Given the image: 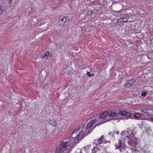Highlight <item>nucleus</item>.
I'll list each match as a JSON object with an SVG mask.
<instances>
[{
	"mask_svg": "<svg viewBox=\"0 0 153 153\" xmlns=\"http://www.w3.org/2000/svg\"><path fill=\"white\" fill-rule=\"evenodd\" d=\"M88 146H88H85V147H86L87 148V147Z\"/></svg>",
	"mask_w": 153,
	"mask_h": 153,
	"instance_id": "c756f323",
	"label": "nucleus"
},
{
	"mask_svg": "<svg viewBox=\"0 0 153 153\" xmlns=\"http://www.w3.org/2000/svg\"><path fill=\"white\" fill-rule=\"evenodd\" d=\"M13 1V0H9L8 1V4H9V6H10L11 5V2Z\"/></svg>",
	"mask_w": 153,
	"mask_h": 153,
	"instance_id": "aec40b11",
	"label": "nucleus"
},
{
	"mask_svg": "<svg viewBox=\"0 0 153 153\" xmlns=\"http://www.w3.org/2000/svg\"><path fill=\"white\" fill-rule=\"evenodd\" d=\"M119 21L120 22H126L127 21V19L126 18H120V19L119 20Z\"/></svg>",
	"mask_w": 153,
	"mask_h": 153,
	"instance_id": "4468645a",
	"label": "nucleus"
},
{
	"mask_svg": "<svg viewBox=\"0 0 153 153\" xmlns=\"http://www.w3.org/2000/svg\"><path fill=\"white\" fill-rule=\"evenodd\" d=\"M76 131H77V130H75V131H74L72 132V134L71 135L72 137V136H73V134H74V133H76ZM73 137V138H74L75 137Z\"/></svg>",
	"mask_w": 153,
	"mask_h": 153,
	"instance_id": "b1692460",
	"label": "nucleus"
},
{
	"mask_svg": "<svg viewBox=\"0 0 153 153\" xmlns=\"http://www.w3.org/2000/svg\"><path fill=\"white\" fill-rule=\"evenodd\" d=\"M98 150H99V149L95 147L92 150L91 153H96Z\"/></svg>",
	"mask_w": 153,
	"mask_h": 153,
	"instance_id": "dca6fc26",
	"label": "nucleus"
},
{
	"mask_svg": "<svg viewBox=\"0 0 153 153\" xmlns=\"http://www.w3.org/2000/svg\"><path fill=\"white\" fill-rule=\"evenodd\" d=\"M4 7L3 6H0V16L1 15L3 12Z\"/></svg>",
	"mask_w": 153,
	"mask_h": 153,
	"instance_id": "2eb2a0df",
	"label": "nucleus"
},
{
	"mask_svg": "<svg viewBox=\"0 0 153 153\" xmlns=\"http://www.w3.org/2000/svg\"><path fill=\"white\" fill-rule=\"evenodd\" d=\"M104 137L103 135H102L100 138L97 139V140H95L94 143H96V145L100 144L103 143L104 141Z\"/></svg>",
	"mask_w": 153,
	"mask_h": 153,
	"instance_id": "0eeeda50",
	"label": "nucleus"
},
{
	"mask_svg": "<svg viewBox=\"0 0 153 153\" xmlns=\"http://www.w3.org/2000/svg\"><path fill=\"white\" fill-rule=\"evenodd\" d=\"M142 111L149 115H152L153 114V111L151 110L143 109L142 110Z\"/></svg>",
	"mask_w": 153,
	"mask_h": 153,
	"instance_id": "1a4fd4ad",
	"label": "nucleus"
},
{
	"mask_svg": "<svg viewBox=\"0 0 153 153\" xmlns=\"http://www.w3.org/2000/svg\"><path fill=\"white\" fill-rule=\"evenodd\" d=\"M153 120V118H152Z\"/></svg>",
	"mask_w": 153,
	"mask_h": 153,
	"instance_id": "2f4dec72",
	"label": "nucleus"
},
{
	"mask_svg": "<svg viewBox=\"0 0 153 153\" xmlns=\"http://www.w3.org/2000/svg\"><path fill=\"white\" fill-rule=\"evenodd\" d=\"M88 133L86 131L85 133H84L83 131H81L78 134L77 136V139L78 140H80L82 139L84 137H85Z\"/></svg>",
	"mask_w": 153,
	"mask_h": 153,
	"instance_id": "423d86ee",
	"label": "nucleus"
},
{
	"mask_svg": "<svg viewBox=\"0 0 153 153\" xmlns=\"http://www.w3.org/2000/svg\"><path fill=\"white\" fill-rule=\"evenodd\" d=\"M92 126V123H89L86 127L85 128L86 129V131L87 132L89 133L91 132L93 128H91Z\"/></svg>",
	"mask_w": 153,
	"mask_h": 153,
	"instance_id": "6e6552de",
	"label": "nucleus"
},
{
	"mask_svg": "<svg viewBox=\"0 0 153 153\" xmlns=\"http://www.w3.org/2000/svg\"><path fill=\"white\" fill-rule=\"evenodd\" d=\"M120 19H118L117 20V22L118 23L120 22V21H119V20Z\"/></svg>",
	"mask_w": 153,
	"mask_h": 153,
	"instance_id": "a878e982",
	"label": "nucleus"
},
{
	"mask_svg": "<svg viewBox=\"0 0 153 153\" xmlns=\"http://www.w3.org/2000/svg\"><path fill=\"white\" fill-rule=\"evenodd\" d=\"M134 133L132 131L131 133L130 136H126V138H127L128 140L130 139V140L128 141V142L129 144L131 145H132V146H134L135 147V146H136V145L137 144V142L136 138L134 137Z\"/></svg>",
	"mask_w": 153,
	"mask_h": 153,
	"instance_id": "7ed1b4c3",
	"label": "nucleus"
},
{
	"mask_svg": "<svg viewBox=\"0 0 153 153\" xmlns=\"http://www.w3.org/2000/svg\"><path fill=\"white\" fill-rule=\"evenodd\" d=\"M136 82L134 79H130L128 82L125 85V86L127 87H129L131 86L136 85Z\"/></svg>",
	"mask_w": 153,
	"mask_h": 153,
	"instance_id": "39448f33",
	"label": "nucleus"
},
{
	"mask_svg": "<svg viewBox=\"0 0 153 153\" xmlns=\"http://www.w3.org/2000/svg\"><path fill=\"white\" fill-rule=\"evenodd\" d=\"M142 114L139 113H135L133 115L134 117L136 119H139L140 117H141Z\"/></svg>",
	"mask_w": 153,
	"mask_h": 153,
	"instance_id": "f8f14e48",
	"label": "nucleus"
},
{
	"mask_svg": "<svg viewBox=\"0 0 153 153\" xmlns=\"http://www.w3.org/2000/svg\"><path fill=\"white\" fill-rule=\"evenodd\" d=\"M87 74L88 75V76H89L90 77H91V75L90 72H87Z\"/></svg>",
	"mask_w": 153,
	"mask_h": 153,
	"instance_id": "393cba45",
	"label": "nucleus"
},
{
	"mask_svg": "<svg viewBox=\"0 0 153 153\" xmlns=\"http://www.w3.org/2000/svg\"><path fill=\"white\" fill-rule=\"evenodd\" d=\"M50 124L52 126H55L56 125V122L54 120H51L50 122Z\"/></svg>",
	"mask_w": 153,
	"mask_h": 153,
	"instance_id": "ddd939ff",
	"label": "nucleus"
},
{
	"mask_svg": "<svg viewBox=\"0 0 153 153\" xmlns=\"http://www.w3.org/2000/svg\"><path fill=\"white\" fill-rule=\"evenodd\" d=\"M119 132L118 131H116V132H114V133H113V134L112 135V136H114V135L116 134H119Z\"/></svg>",
	"mask_w": 153,
	"mask_h": 153,
	"instance_id": "412c9836",
	"label": "nucleus"
},
{
	"mask_svg": "<svg viewBox=\"0 0 153 153\" xmlns=\"http://www.w3.org/2000/svg\"><path fill=\"white\" fill-rule=\"evenodd\" d=\"M147 93V91H144L143 93L141 94V95L143 97H145L146 96Z\"/></svg>",
	"mask_w": 153,
	"mask_h": 153,
	"instance_id": "6ab92c4d",
	"label": "nucleus"
},
{
	"mask_svg": "<svg viewBox=\"0 0 153 153\" xmlns=\"http://www.w3.org/2000/svg\"><path fill=\"white\" fill-rule=\"evenodd\" d=\"M91 76H93L94 75V74H91Z\"/></svg>",
	"mask_w": 153,
	"mask_h": 153,
	"instance_id": "cd10ccee",
	"label": "nucleus"
},
{
	"mask_svg": "<svg viewBox=\"0 0 153 153\" xmlns=\"http://www.w3.org/2000/svg\"><path fill=\"white\" fill-rule=\"evenodd\" d=\"M109 135H111L112 134V133L111 132H110V133H109Z\"/></svg>",
	"mask_w": 153,
	"mask_h": 153,
	"instance_id": "c85d7f7f",
	"label": "nucleus"
},
{
	"mask_svg": "<svg viewBox=\"0 0 153 153\" xmlns=\"http://www.w3.org/2000/svg\"><path fill=\"white\" fill-rule=\"evenodd\" d=\"M59 24L60 25L62 26H64L65 24L63 23V22L61 19L59 20L58 22Z\"/></svg>",
	"mask_w": 153,
	"mask_h": 153,
	"instance_id": "a211bd4d",
	"label": "nucleus"
},
{
	"mask_svg": "<svg viewBox=\"0 0 153 153\" xmlns=\"http://www.w3.org/2000/svg\"><path fill=\"white\" fill-rule=\"evenodd\" d=\"M90 14H89V15H91V14H92L93 13V12L92 11H91L90 12Z\"/></svg>",
	"mask_w": 153,
	"mask_h": 153,
	"instance_id": "bb28decb",
	"label": "nucleus"
},
{
	"mask_svg": "<svg viewBox=\"0 0 153 153\" xmlns=\"http://www.w3.org/2000/svg\"><path fill=\"white\" fill-rule=\"evenodd\" d=\"M108 153H109V152H108Z\"/></svg>",
	"mask_w": 153,
	"mask_h": 153,
	"instance_id": "473e14b6",
	"label": "nucleus"
},
{
	"mask_svg": "<svg viewBox=\"0 0 153 153\" xmlns=\"http://www.w3.org/2000/svg\"><path fill=\"white\" fill-rule=\"evenodd\" d=\"M117 115V113L116 112H111L110 113L108 111V117H116Z\"/></svg>",
	"mask_w": 153,
	"mask_h": 153,
	"instance_id": "9d476101",
	"label": "nucleus"
},
{
	"mask_svg": "<svg viewBox=\"0 0 153 153\" xmlns=\"http://www.w3.org/2000/svg\"><path fill=\"white\" fill-rule=\"evenodd\" d=\"M126 139L125 138H122L121 140H119L118 143L115 144L116 149H119L120 152L125 150V148L126 147L125 145V141Z\"/></svg>",
	"mask_w": 153,
	"mask_h": 153,
	"instance_id": "f03ea898",
	"label": "nucleus"
},
{
	"mask_svg": "<svg viewBox=\"0 0 153 153\" xmlns=\"http://www.w3.org/2000/svg\"><path fill=\"white\" fill-rule=\"evenodd\" d=\"M108 111H107L102 113L100 115L99 118L100 119H102V122L100 121L98 123L97 125H100L102 123L114 119H111L108 118Z\"/></svg>",
	"mask_w": 153,
	"mask_h": 153,
	"instance_id": "f257e3e1",
	"label": "nucleus"
},
{
	"mask_svg": "<svg viewBox=\"0 0 153 153\" xmlns=\"http://www.w3.org/2000/svg\"><path fill=\"white\" fill-rule=\"evenodd\" d=\"M96 122V120H92L91 122V123H92V124L93 125L94 123H95Z\"/></svg>",
	"mask_w": 153,
	"mask_h": 153,
	"instance_id": "5701e85b",
	"label": "nucleus"
},
{
	"mask_svg": "<svg viewBox=\"0 0 153 153\" xmlns=\"http://www.w3.org/2000/svg\"><path fill=\"white\" fill-rule=\"evenodd\" d=\"M118 114L124 116L122 118V119H128L129 118H132V114L131 113L127 112L126 111H119Z\"/></svg>",
	"mask_w": 153,
	"mask_h": 153,
	"instance_id": "20e7f679",
	"label": "nucleus"
},
{
	"mask_svg": "<svg viewBox=\"0 0 153 153\" xmlns=\"http://www.w3.org/2000/svg\"><path fill=\"white\" fill-rule=\"evenodd\" d=\"M124 132H122L121 133V134H122L123 133H124Z\"/></svg>",
	"mask_w": 153,
	"mask_h": 153,
	"instance_id": "7c9ffc66",
	"label": "nucleus"
},
{
	"mask_svg": "<svg viewBox=\"0 0 153 153\" xmlns=\"http://www.w3.org/2000/svg\"><path fill=\"white\" fill-rule=\"evenodd\" d=\"M132 153H140L139 151H137V150H134L132 152Z\"/></svg>",
	"mask_w": 153,
	"mask_h": 153,
	"instance_id": "4be33fe9",
	"label": "nucleus"
},
{
	"mask_svg": "<svg viewBox=\"0 0 153 153\" xmlns=\"http://www.w3.org/2000/svg\"><path fill=\"white\" fill-rule=\"evenodd\" d=\"M49 54V52L48 51L45 53L44 55H42L41 56V57L42 58H45V59H47Z\"/></svg>",
	"mask_w": 153,
	"mask_h": 153,
	"instance_id": "9b49d317",
	"label": "nucleus"
},
{
	"mask_svg": "<svg viewBox=\"0 0 153 153\" xmlns=\"http://www.w3.org/2000/svg\"><path fill=\"white\" fill-rule=\"evenodd\" d=\"M68 17H64L61 20L63 22V23L65 24V23L67 21Z\"/></svg>",
	"mask_w": 153,
	"mask_h": 153,
	"instance_id": "f3484780",
	"label": "nucleus"
}]
</instances>
